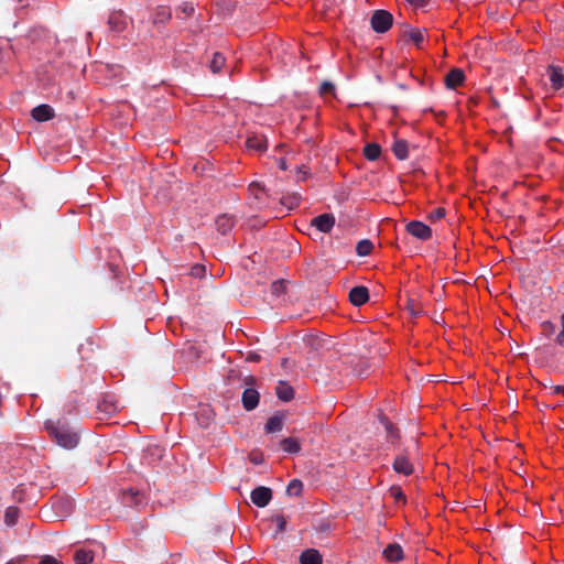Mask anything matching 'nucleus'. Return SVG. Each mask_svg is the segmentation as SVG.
<instances>
[{"label": "nucleus", "instance_id": "nucleus-26", "mask_svg": "<svg viewBox=\"0 0 564 564\" xmlns=\"http://www.w3.org/2000/svg\"><path fill=\"white\" fill-rule=\"evenodd\" d=\"M18 518H19V509L15 508V507H9L7 510H6V513H4V522L8 524V525H13L17 523L18 521Z\"/></svg>", "mask_w": 564, "mask_h": 564}, {"label": "nucleus", "instance_id": "nucleus-8", "mask_svg": "<svg viewBox=\"0 0 564 564\" xmlns=\"http://www.w3.org/2000/svg\"><path fill=\"white\" fill-rule=\"evenodd\" d=\"M393 469L398 474L410 476L414 471V467L405 455H399L393 463Z\"/></svg>", "mask_w": 564, "mask_h": 564}, {"label": "nucleus", "instance_id": "nucleus-16", "mask_svg": "<svg viewBox=\"0 0 564 564\" xmlns=\"http://www.w3.org/2000/svg\"><path fill=\"white\" fill-rule=\"evenodd\" d=\"M171 15L172 13L169 7L160 6L154 10L152 21L154 24L165 23L171 19Z\"/></svg>", "mask_w": 564, "mask_h": 564}, {"label": "nucleus", "instance_id": "nucleus-2", "mask_svg": "<svg viewBox=\"0 0 564 564\" xmlns=\"http://www.w3.org/2000/svg\"><path fill=\"white\" fill-rule=\"evenodd\" d=\"M392 14L386 10H377L371 17V26L378 33H384L392 26Z\"/></svg>", "mask_w": 564, "mask_h": 564}, {"label": "nucleus", "instance_id": "nucleus-36", "mask_svg": "<svg viewBox=\"0 0 564 564\" xmlns=\"http://www.w3.org/2000/svg\"><path fill=\"white\" fill-rule=\"evenodd\" d=\"M334 91V85L332 83L325 82L321 86L322 94H332Z\"/></svg>", "mask_w": 564, "mask_h": 564}, {"label": "nucleus", "instance_id": "nucleus-43", "mask_svg": "<svg viewBox=\"0 0 564 564\" xmlns=\"http://www.w3.org/2000/svg\"><path fill=\"white\" fill-rule=\"evenodd\" d=\"M283 286V282H275L273 283L274 291H279Z\"/></svg>", "mask_w": 564, "mask_h": 564}, {"label": "nucleus", "instance_id": "nucleus-33", "mask_svg": "<svg viewBox=\"0 0 564 564\" xmlns=\"http://www.w3.org/2000/svg\"><path fill=\"white\" fill-rule=\"evenodd\" d=\"M445 216V209L442 207L435 208L429 215V219L432 221H436L442 219Z\"/></svg>", "mask_w": 564, "mask_h": 564}, {"label": "nucleus", "instance_id": "nucleus-30", "mask_svg": "<svg viewBox=\"0 0 564 564\" xmlns=\"http://www.w3.org/2000/svg\"><path fill=\"white\" fill-rule=\"evenodd\" d=\"M302 490H303V484H302V481H300L297 479H293L288 485V488H286V492L289 496H299V495H301Z\"/></svg>", "mask_w": 564, "mask_h": 564}, {"label": "nucleus", "instance_id": "nucleus-45", "mask_svg": "<svg viewBox=\"0 0 564 564\" xmlns=\"http://www.w3.org/2000/svg\"><path fill=\"white\" fill-rule=\"evenodd\" d=\"M7 564H22V561L21 560H12V561L8 562Z\"/></svg>", "mask_w": 564, "mask_h": 564}, {"label": "nucleus", "instance_id": "nucleus-5", "mask_svg": "<svg viewBox=\"0 0 564 564\" xmlns=\"http://www.w3.org/2000/svg\"><path fill=\"white\" fill-rule=\"evenodd\" d=\"M311 225L316 227L322 232H329L335 225V217L332 214H322L314 217Z\"/></svg>", "mask_w": 564, "mask_h": 564}, {"label": "nucleus", "instance_id": "nucleus-17", "mask_svg": "<svg viewBox=\"0 0 564 564\" xmlns=\"http://www.w3.org/2000/svg\"><path fill=\"white\" fill-rule=\"evenodd\" d=\"M301 564H322V556L318 551L310 549L302 553Z\"/></svg>", "mask_w": 564, "mask_h": 564}, {"label": "nucleus", "instance_id": "nucleus-14", "mask_svg": "<svg viewBox=\"0 0 564 564\" xmlns=\"http://www.w3.org/2000/svg\"><path fill=\"white\" fill-rule=\"evenodd\" d=\"M215 225L220 234L226 235L232 229L235 225V218L231 215L224 214L216 218Z\"/></svg>", "mask_w": 564, "mask_h": 564}, {"label": "nucleus", "instance_id": "nucleus-4", "mask_svg": "<svg viewBox=\"0 0 564 564\" xmlns=\"http://www.w3.org/2000/svg\"><path fill=\"white\" fill-rule=\"evenodd\" d=\"M251 501L259 508L269 505L272 499V491L268 487L259 486L251 491Z\"/></svg>", "mask_w": 564, "mask_h": 564}, {"label": "nucleus", "instance_id": "nucleus-1", "mask_svg": "<svg viewBox=\"0 0 564 564\" xmlns=\"http://www.w3.org/2000/svg\"><path fill=\"white\" fill-rule=\"evenodd\" d=\"M45 429L48 435L62 447L72 449L77 446L79 442L78 434L73 429L62 421L53 422L47 421Z\"/></svg>", "mask_w": 564, "mask_h": 564}, {"label": "nucleus", "instance_id": "nucleus-38", "mask_svg": "<svg viewBox=\"0 0 564 564\" xmlns=\"http://www.w3.org/2000/svg\"><path fill=\"white\" fill-rule=\"evenodd\" d=\"M562 330L557 335L556 341L558 345L564 346V315L561 318Z\"/></svg>", "mask_w": 564, "mask_h": 564}, {"label": "nucleus", "instance_id": "nucleus-47", "mask_svg": "<svg viewBox=\"0 0 564 564\" xmlns=\"http://www.w3.org/2000/svg\"><path fill=\"white\" fill-rule=\"evenodd\" d=\"M280 166H281V169H282V170H284V169H285L284 161H281Z\"/></svg>", "mask_w": 564, "mask_h": 564}, {"label": "nucleus", "instance_id": "nucleus-27", "mask_svg": "<svg viewBox=\"0 0 564 564\" xmlns=\"http://www.w3.org/2000/svg\"><path fill=\"white\" fill-rule=\"evenodd\" d=\"M301 196L299 194L288 195L282 198L281 203L286 206L288 209H293L299 206Z\"/></svg>", "mask_w": 564, "mask_h": 564}, {"label": "nucleus", "instance_id": "nucleus-23", "mask_svg": "<svg viewBox=\"0 0 564 564\" xmlns=\"http://www.w3.org/2000/svg\"><path fill=\"white\" fill-rule=\"evenodd\" d=\"M392 151L398 159L404 160L409 154L408 143L404 140H397L393 143Z\"/></svg>", "mask_w": 564, "mask_h": 564}, {"label": "nucleus", "instance_id": "nucleus-13", "mask_svg": "<svg viewBox=\"0 0 564 564\" xmlns=\"http://www.w3.org/2000/svg\"><path fill=\"white\" fill-rule=\"evenodd\" d=\"M31 115L36 121H47L54 117V109L48 105H40L32 110Z\"/></svg>", "mask_w": 564, "mask_h": 564}, {"label": "nucleus", "instance_id": "nucleus-3", "mask_svg": "<svg viewBox=\"0 0 564 564\" xmlns=\"http://www.w3.org/2000/svg\"><path fill=\"white\" fill-rule=\"evenodd\" d=\"M406 231L421 240H429L432 237L431 228L422 221L413 220L406 225Z\"/></svg>", "mask_w": 564, "mask_h": 564}, {"label": "nucleus", "instance_id": "nucleus-35", "mask_svg": "<svg viewBox=\"0 0 564 564\" xmlns=\"http://www.w3.org/2000/svg\"><path fill=\"white\" fill-rule=\"evenodd\" d=\"M413 8H424L430 0H405Z\"/></svg>", "mask_w": 564, "mask_h": 564}, {"label": "nucleus", "instance_id": "nucleus-11", "mask_svg": "<svg viewBox=\"0 0 564 564\" xmlns=\"http://www.w3.org/2000/svg\"><path fill=\"white\" fill-rule=\"evenodd\" d=\"M246 144L249 150H254L257 152H263L267 150V139L262 134L253 133L249 135Z\"/></svg>", "mask_w": 564, "mask_h": 564}, {"label": "nucleus", "instance_id": "nucleus-44", "mask_svg": "<svg viewBox=\"0 0 564 564\" xmlns=\"http://www.w3.org/2000/svg\"><path fill=\"white\" fill-rule=\"evenodd\" d=\"M543 328L544 330H552L553 329V325L549 322L544 323L543 324Z\"/></svg>", "mask_w": 564, "mask_h": 564}, {"label": "nucleus", "instance_id": "nucleus-7", "mask_svg": "<svg viewBox=\"0 0 564 564\" xmlns=\"http://www.w3.org/2000/svg\"><path fill=\"white\" fill-rule=\"evenodd\" d=\"M369 300V292L366 286H355L349 292V301L356 305L361 306Z\"/></svg>", "mask_w": 564, "mask_h": 564}, {"label": "nucleus", "instance_id": "nucleus-21", "mask_svg": "<svg viewBox=\"0 0 564 564\" xmlns=\"http://www.w3.org/2000/svg\"><path fill=\"white\" fill-rule=\"evenodd\" d=\"M282 427H283V417L281 415L271 416L265 424V431L268 433L280 432L282 430Z\"/></svg>", "mask_w": 564, "mask_h": 564}, {"label": "nucleus", "instance_id": "nucleus-42", "mask_svg": "<svg viewBox=\"0 0 564 564\" xmlns=\"http://www.w3.org/2000/svg\"><path fill=\"white\" fill-rule=\"evenodd\" d=\"M260 359L259 355L256 352H250L247 357V360L249 361H258Z\"/></svg>", "mask_w": 564, "mask_h": 564}, {"label": "nucleus", "instance_id": "nucleus-25", "mask_svg": "<svg viewBox=\"0 0 564 564\" xmlns=\"http://www.w3.org/2000/svg\"><path fill=\"white\" fill-rule=\"evenodd\" d=\"M225 57L220 53H215L210 62L213 73H219L225 65Z\"/></svg>", "mask_w": 564, "mask_h": 564}, {"label": "nucleus", "instance_id": "nucleus-28", "mask_svg": "<svg viewBox=\"0 0 564 564\" xmlns=\"http://www.w3.org/2000/svg\"><path fill=\"white\" fill-rule=\"evenodd\" d=\"M249 192L258 200H260L265 195L264 187L259 182H252L249 185Z\"/></svg>", "mask_w": 564, "mask_h": 564}, {"label": "nucleus", "instance_id": "nucleus-31", "mask_svg": "<svg viewBox=\"0 0 564 564\" xmlns=\"http://www.w3.org/2000/svg\"><path fill=\"white\" fill-rule=\"evenodd\" d=\"M382 424L386 427V431L388 433V438L390 442H394L398 437V430L393 426L392 423H390L387 419H381Z\"/></svg>", "mask_w": 564, "mask_h": 564}, {"label": "nucleus", "instance_id": "nucleus-24", "mask_svg": "<svg viewBox=\"0 0 564 564\" xmlns=\"http://www.w3.org/2000/svg\"><path fill=\"white\" fill-rule=\"evenodd\" d=\"M364 154L368 160L375 161L380 156L381 148L377 143H368L364 148Z\"/></svg>", "mask_w": 564, "mask_h": 564}, {"label": "nucleus", "instance_id": "nucleus-29", "mask_svg": "<svg viewBox=\"0 0 564 564\" xmlns=\"http://www.w3.org/2000/svg\"><path fill=\"white\" fill-rule=\"evenodd\" d=\"M372 248L373 246L369 240H361L358 242L356 251L359 256L365 257L371 253Z\"/></svg>", "mask_w": 564, "mask_h": 564}, {"label": "nucleus", "instance_id": "nucleus-39", "mask_svg": "<svg viewBox=\"0 0 564 564\" xmlns=\"http://www.w3.org/2000/svg\"><path fill=\"white\" fill-rule=\"evenodd\" d=\"M550 393L553 395H564V386H553L550 388Z\"/></svg>", "mask_w": 564, "mask_h": 564}, {"label": "nucleus", "instance_id": "nucleus-34", "mask_svg": "<svg viewBox=\"0 0 564 564\" xmlns=\"http://www.w3.org/2000/svg\"><path fill=\"white\" fill-rule=\"evenodd\" d=\"M391 494L392 496L395 498L397 501H400V500H405V497L401 490L400 487H392L391 488Z\"/></svg>", "mask_w": 564, "mask_h": 564}, {"label": "nucleus", "instance_id": "nucleus-18", "mask_svg": "<svg viewBox=\"0 0 564 564\" xmlns=\"http://www.w3.org/2000/svg\"><path fill=\"white\" fill-rule=\"evenodd\" d=\"M280 445H281L283 452L289 453V454H296L301 451V444H300L299 440H296L294 437H286V438L282 440Z\"/></svg>", "mask_w": 564, "mask_h": 564}, {"label": "nucleus", "instance_id": "nucleus-41", "mask_svg": "<svg viewBox=\"0 0 564 564\" xmlns=\"http://www.w3.org/2000/svg\"><path fill=\"white\" fill-rule=\"evenodd\" d=\"M182 11L186 14V15H189L194 12V7L189 3H185L183 7H182Z\"/></svg>", "mask_w": 564, "mask_h": 564}, {"label": "nucleus", "instance_id": "nucleus-6", "mask_svg": "<svg viewBox=\"0 0 564 564\" xmlns=\"http://www.w3.org/2000/svg\"><path fill=\"white\" fill-rule=\"evenodd\" d=\"M52 508L59 517L68 516L73 510V500L68 497L55 498L52 501Z\"/></svg>", "mask_w": 564, "mask_h": 564}, {"label": "nucleus", "instance_id": "nucleus-32", "mask_svg": "<svg viewBox=\"0 0 564 564\" xmlns=\"http://www.w3.org/2000/svg\"><path fill=\"white\" fill-rule=\"evenodd\" d=\"M410 40L417 46L421 47L424 42V34L421 30H413L409 34Z\"/></svg>", "mask_w": 564, "mask_h": 564}, {"label": "nucleus", "instance_id": "nucleus-48", "mask_svg": "<svg viewBox=\"0 0 564 564\" xmlns=\"http://www.w3.org/2000/svg\"><path fill=\"white\" fill-rule=\"evenodd\" d=\"M19 2H22L23 0H18Z\"/></svg>", "mask_w": 564, "mask_h": 564}, {"label": "nucleus", "instance_id": "nucleus-37", "mask_svg": "<svg viewBox=\"0 0 564 564\" xmlns=\"http://www.w3.org/2000/svg\"><path fill=\"white\" fill-rule=\"evenodd\" d=\"M250 460H251L253 464H256V465L261 464V463H262V460H263V458H262V454H261V453H259V452H253V453H251V454H250Z\"/></svg>", "mask_w": 564, "mask_h": 564}, {"label": "nucleus", "instance_id": "nucleus-12", "mask_svg": "<svg viewBox=\"0 0 564 564\" xmlns=\"http://www.w3.org/2000/svg\"><path fill=\"white\" fill-rule=\"evenodd\" d=\"M259 392L254 389H246L242 393V404L247 411L253 410L259 403Z\"/></svg>", "mask_w": 564, "mask_h": 564}, {"label": "nucleus", "instance_id": "nucleus-19", "mask_svg": "<svg viewBox=\"0 0 564 564\" xmlns=\"http://www.w3.org/2000/svg\"><path fill=\"white\" fill-rule=\"evenodd\" d=\"M109 24L110 26L116 30L117 32H121L122 30L126 29V25H127V19L126 17L118 12V13H112L109 18Z\"/></svg>", "mask_w": 564, "mask_h": 564}, {"label": "nucleus", "instance_id": "nucleus-10", "mask_svg": "<svg viewBox=\"0 0 564 564\" xmlns=\"http://www.w3.org/2000/svg\"><path fill=\"white\" fill-rule=\"evenodd\" d=\"M383 557L389 562H400L404 557L403 549L398 543H391L383 550Z\"/></svg>", "mask_w": 564, "mask_h": 564}, {"label": "nucleus", "instance_id": "nucleus-9", "mask_svg": "<svg viewBox=\"0 0 564 564\" xmlns=\"http://www.w3.org/2000/svg\"><path fill=\"white\" fill-rule=\"evenodd\" d=\"M465 82V74L459 68H453L445 77L446 87L449 89H455L462 86Z\"/></svg>", "mask_w": 564, "mask_h": 564}, {"label": "nucleus", "instance_id": "nucleus-15", "mask_svg": "<svg viewBox=\"0 0 564 564\" xmlns=\"http://www.w3.org/2000/svg\"><path fill=\"white\" fill-rule=\"evenodd\" d=\"M547 73L552 87L555 90L561 89L564 86V75L562 70L558 67L550 66Z\"/></svg>", "mask_w": 564, "mask_h": 564}, {"label": "nucleus", "instance_id": "nucleus-40", "mask_svg": "<svg viewBox=\"0 0 564 564\" xmlns=\"http://www.w3.org/2000/svg\"><path fill=\"white\" fill-rule=\"evenodd\" d=\"M39 564H58V562L52 556H44Z\"/></svg>", "mask_w": 564, "mask_h": 564}, {"label": "nucleus", "instance_id": "nucleus-22", "mask_svg": "<svg viewBox=\"0 0 564 564\" xmlns=\"http://www.w3.org/2000/svg\"><path fill=\"white\" fill-rule=\"evenodd\" d=\"M94 560V553L89 550H77L74 555L76 564H90Z\"/></svg>", "mask_w": 564, "mask_h": 564}, {"label": "nucleus", "instance_id": "nucleus-20", "mask_svg": "<svg viewBox=\"0 0 564 564\" xmlns=\"http://www.w3.org/2000/svg\"><path fill=\"white\" fill-rule=\"evenodd\" d=\"M276 394L280 400L290 401L294 397V391L290 384L285 382H280L279 386L276 387Z\"/></svg>", "mask_w": 564, "mask_h": 564}, {"label": "nucleus", "instance_id": "nucleus-46", "mask_svg": "<svg viewBox=\"0 0 564 564\" xmlns=\"http://www.w3.org/2000/svg\"><path fill=\"white\" fill-rule=\"evenodd\" d=\"M279 521H280V524H279V525H280V529L282 530V529H283V527H284V524H285V521H284V519H283V518H279Z\"/></svg>", "mask_w": 564, "mask_h": 564}]
</instances>
